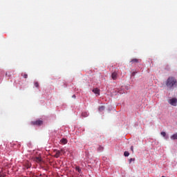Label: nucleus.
Masks as SVG:
<instances>
[{
    "mask_svg": "<svg viewBox=\"0 0 177 177\" xmlns=\"http://www.w3.org/2000/svg\"><path fill=\"white\" fill-rule=\"evenodd\" d=\"M166 86L169 89H174L177 86V81L176 79L174 77H169L166 81Z\"/></svg>",
    "mask_w": 177,
    "mask_h": 177,
    "instance_id": "nucleus-1",
    "label": "nucleus"
},
{
    "mask_svg": "<svg viewBox=\"0 0 177 177\" xmlns=\"http://www.w3.org/2000/svg\"><path fill=\"white\" fill-rule=\"evenodd\" d=\"M169 104H171V106H176V104H177V99L176 98H172V99H170L169 100Z\"/></svg>",
    "mask_w": 177,
    "mask_h": 177,
    "instance_id": "nucleus-2",
    "label": "nucleus"
},
{
    "mask_svg": "<svg viewBox=\"0 0 177 177\" xmlns=\"http://www.w3.org/2000/svg\"><path fill=\"white\" fill-rule=\"evenodd\" d=\"M42 124H43L42 120H36V121L31 122L32 125H37V127L42 125Z\"/></svg>",
    "mask_w": 177,
    "mask_h": 177,
    "instance_id": "nucleus-3",
    "label": "nucleus"
},
{
    "mask_svg": "<svg viewBox=\"0 0 177 177\" xmlns=\"http://www.w3.org/2000/svg\"><path fill=\"white\" fill-rule=\"evenodd\" d=\"M118 77V73L117 72L112 73V74H111L112 80L115 81V80H117Z\"/></svg>",
    "mask_w": 177,
    "mask_h": 177,
    "instance_id": "nucleus-4",
    "label": "nucleus"
},
{
    "mask_svg": "<svg viewBox=\"0 0 177 177\" xmlns=\"http://www.w3.org/2000/svg\"><path fill=\"white\" fill-rule=\"evenodd\" d=\"M93 92L95 93V95H100V90L97 88L93 89Z\"/></svg>",
    "mask_w": 177,
    "mask_h": 177,
    "instance_id": "nucleus-5",
    "label": "nucleus"
},
{
    "mask_svg": "<svg viewBox=\"0 0 177 177\" xmlns=\"http://www.w3.org/2000/svg\"><path fill=\"white\" fill-rule=\"evenodd\" d=\"M60 156H62V154L60 153V151H56L55 155L54 156L55 158H59Z\"/></svg>",
    "mask_w": 177,
    "mask_h": 177,
    "instance_id": "nucleus-6",
    "label": "nucleus"
},
{
    "mask_svg": "<svg viewBox=\"0 0 177 177\" xmlns=\"http://www.w3.org/2000/svg\"><path fill=\"white\" fill-rule=\"evenodd\" d=\"M170 138L171 139V140H177V133L173 134Z\"/></svg>",
    "mask_w": 177,
    "mask_h": 177,
    "instance_id": "nucleus-7",
    "label": "nucleus"
},
{
    "mask_svg": "<svg viewBox=\"0 0 177 177\" xmlns=\"http://www.w3.org/2000/svg\"><path fill=\"white\" fill-rule=\"evenodd\" d=\"M140 59L134 58L133 59H131V63H140Z\"/></svg>",
    "mask_w": 177,
    "mask_h": 177,
    "instance_id": "nucleus-8",
    "label": "nucleus"
},
{
    "mask_svg": "<svg viewBox=\"0 0 177 177\" xmlns=\"http://www.w3.org/2000/svg\"><path fill=\"white\" fill-rule=\"evenodd\" d=\"M61 143H62V145H66V143H67V139H66V138H62V139L61 140Z\"/></svg>",
    "mask_w": 177,
    "mask_h": 177,
    "instance_id": "nucleus-9",
    "label": "nucleus"
},
{
    "mask_svg": "<svg viewBox=\"0 0 177 177\" xmlns=\"http://www.w3.org/2000/svg\"><path fill=\"white\" fill-rule=\"evenodd\" d=\"M82 117H88V115H89V113H88V112H83L82 113Z\"/></svg>",
    "mask_w": 177,
    "mask_h": 177,
    "instance_id": "nucleus-10",
    "label": "nucleus"
},
{
    "mask_svg": "<svg viewBox=\"0 0 177 177\" xmlns=\"http://www.w3.org/2000/svg\"><path fill=\"white\" fill-rule=\"evenodd\" d=\"M35 160L36 161V162H41V161H42V159H41V158L39 157H37Z\"/></svg>",
    "mask_w": 177,
    "mask_h": 177,
    "instance_id": "nucleus-11",
    "label": "nucleus"
},
{
    "mask_svg": "<svg viewBox=\"0 0 177 177\" xmlns=\"http://www.w3.org/2000/svg\"><path fill=\"white\" fill-rule=\"evenodd\" d=\"M21 76H22L24 78H28V75H27L26 73H22V74H21Z\"/></svg>",
    "mask_w": 177,
    "mask_h": 177,
    "instance_id": "nucleus-12",
    "label": "nucleus"
},
{
    "mask_svg": "<svg viewBox=\"0 0 177 177\" xmlns=\"http://www.w3.org/2000/svg\"><path fill=\"white\" fill-rule=\"evenodd\" d=\"M104 106H101L99 107V111H104Z\"/></svg>",
    "mask_w": 177,
    "mask_h": 177,
    "instance_id": "nucleus-13",
    "label": "nucleus"
},
{
    "mask_svg": "<svg viewBox=\"0 0 177 177\" xmlns=\"http://www.w3.org/2000/svg\"><path fill=\"white\" fill-rule=\"evenodd\" d=\"M59 152L61 153V156H63V154H66V151H64V149L59 150Z\"/></svg>",
    "mask_w": 177,
    "mask_h": 177,
    "instance_id": "nucleus-14",
    "label": "nucleus"
},
{
    "mask_svg": "<svg viewBox=\"0 0 177 177\" xmlns=\"http://www.w3.org/2000/svg\"><path fill=\"white\" fill-rule=\"evenodd\" d=\"M124 157H128L129 156V152H128V151H124Z\"/></svg>",
    "mask_w": 177,
    "mask_h": 177,
    "instance_id": "nucleus-15",
    "label": "nucleus"
},
{
    "mask_svg": "<svg viewBox=\"0 0 177 177\" xmlns=\"http://www.w3.org/2000/svg\"><path fill=\"white\" fill-rule=\"evenodd\" d=\"M35 86L36 88H39V83H38V82H35Z\"/></svg>",
    "mask_w": 177,
    "mask_h": 177,
    "instance_id": "nucleus-16",
    "label": "nucleus"
},
{
    "mask_svg": "<svg viewBox=\"0 0 177 177\" xmlns=\"http://www.w3.org/2000/svg\"><path fill=\"white\" fill-rule=\"evenodd\" d=\"M97 150H98V151H103V147L99 146Z\"/></svg>",
    "mask_w": 177,
    "mask_h": 177,
    "instance_id": "nucleus-17",
    "label": "nucleus"
},
{
    "mask_svg": "<svg viewBox=\"0 0 177 177\" xmlns=\"http://www.w3.org/2000/svg\"><path fill=\"white\" fill-rule=\"evenodd\" d=\"M161 135H162V136H163V138H165V136H167V133L162 131Z\"/></svg>",
    "mask_w": 177,
    "mask_h": 177,
    "instance_id": "nucleus-18",
    "label": "nucleus"
},
{
    "mask_svg": "<svg viewBox=\"0 0 177 177\" xmlns=\"http://www.w3.org/2000/svg\"><path fill=\"white\" fill-rule=\"evenodd\" d=\"M132 161H135V158H130L129 159V164H131V162H132Z\"/></svg>",
    "mask_w": 177,
    "mask_h": 177,
    "instance_id": "nucleus-19",
    "label": "nucleus"
},
{
    "mask_svg": "<svg viewBox=\"0 0 177 177\" xmlns=\"http://www.w3.org/2000/svg\"><path fill=\"white\" fill-rule=\"evenodd\" d=\"M76 171L81 172V169H80V167H76Z\"/></svg>",
    "mask_w": 177,
    "mask_h": 177,
    "instance_id": "nucleus-20",
    "label": "nucleus"
},
{
    "mask_svg": "<svg viewBox=\"0 0 177 177\" xmlns=\"http://www.w3.org/2000/svg\"><path fill=\"white\" fill-rule=\"evenodd\" d=\"M136 75V72H133V73H131V75H132L133 77H135Z\"/></svg>",
    "mask_w": 177,
    "mask_h": 177,
    "instance_id": "nucleus-21",
    "label": "nucleus"
},
{
    "mask_svg": "<svg viewBox=\"0 0 177 177\" xmlns=\"http://www.w3.org/2000/svg\"><path fill=\"white\" fill-rule=\"evenodd\" d=\"M131 150L132 153H133V146L131 147Z\"/></svg>",
    "mask_w": 177,
    "mask_h": 177,
    "instance_id": "nucleus-22",
    "label": "nucleus"
},
{
    "mask_svg": "<svg viewBox=\"0 0 177 177\" xmlns=\"http://www.w3.org/2000/svg\"><path fill=\"white\" fill-rule=\"evenodd\" d=\"M73 97L75 98V95H73Z\"/></svg>",
    "mask_w": 177,
    "mask_h": 177,
    "instance_id": "nucleus-23",
    "label": "nucleus"
}]
</instances>
